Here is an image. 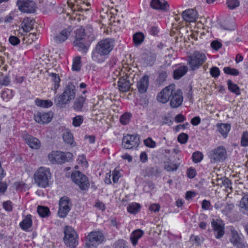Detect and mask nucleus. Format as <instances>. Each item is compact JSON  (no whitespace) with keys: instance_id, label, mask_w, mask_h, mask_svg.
<instances>
[{"instance_id":"f257e3e1","label":"nucleus","mask_w":248,"mask_h":248,"mask_svg":"<svg viewBox=\"0 0 248 248\" xmlns=\"http://www.w3.org/2000/svg\"><path fill=\"white\" fill-rule=\"evenodd\" d=\"M76 96V87L71 82L68 83L63 93L55 98L54 103L58 107L63 108Z\"/></svg>"},{"instance_id":"f03ea898","label":"nucleus","mask_w":248,"mask_h":248,"mask_svg":"<svg viewBox=\"0 0 248 248\" xmlns=\"http://www.w3.org/2000/svg\"><path fill=\"white\" fill-rule=\"evenodd\" d=\"M85 37L84 29L80 28L76 30L75 40L73 44L75 46L78 47V50L83 54L87 53L89 46V44L87 42Z\"/></svg>"},{"instance_id":"7ed1b4c3","label":"nucleus","mask_w":248,"mask_h":248,"mask_svg":"<svg viewBox=\"0 0 248 248\" xmlns=\"http://www.w3.org/2000/svg\"><path fill=\"white\" fill-rule=\"evenodd\" d=\"M50 174L48 168L40 167L34 175L35 183L39 186L46 187L48 185V178L50 177Z\"/></svg>"},{"instance_id":"20e7f679","label":"nucleus","mask_w":248,"mask_h":248,"mask_svg":"<svg viewBox=\"0 0 248 248\" xmlns=\"http://www.w3.org/2000/svg\"><path fill=\"white\" fill-rule=\"evenodd\" d=\"M73 156V154L70 152L53 151L48 155V157L49 161L53 164H62L70 161Z\"/></svg>"},{"instance_id":"39448f33","label":"nucleus","mask_w":248,"mask_h":248,"mask_svg":"<svg viewBox=\"0 0 248 248\" xmlns=\"http://www.w3.org/2000/svg\"><path fill=\"white\" fill-rule=\"evenodd\" d=\"M63 241L65 244L69 247L74 248L78 244V234L70 226H66L64 231Z\"/></svg>"},{"instance_id":"423d86ee","label":"nucleus","mask_w":248,"mask_h":248,"mask_svg":"<svg viewBox=\"0 0 248 248\" xmlns=\"http://www.w3.org/2000/svg\"><path fill=\"white\" fill-rule=\"evenodd\" d=\"M205 59L206 56L204 54L196 51L188 57V64L192 70H195L203 64Z\"/></svg>"},{"instance_id":"0eeeda50","label":"nucleus","mask_w":248,"mask_h":248,"mask_svg":"<svg viewBox=\"0 0 248 248\" xmlns=\"http://www.w3.org/2000/svg\"><path fill=\"white\" fill-rule=\"evenodd\" d=\"M113 40L109 38L99 41L96 46V53L100 56L108 55L113 48Z\"/></svg>"},{"instance_id":"6e6552de","label":"nucleus","mask_w":248,"mask_h":248,"mask_svg":"<svg viewBox=\"0 0 248 248\" xmlns=\"http://www.w3.org/2000/svg\"><path fill=\"white\" fill-rule=\"evenodd\" d=\"M71 178L82 190H86L89 187L90 184L87 177L79 171L73 172L71 174Z\"/></svg>"},{"instance_id":"1a4fd4ad","label":"nucleus","mask_w":248,"mask_h":248,"mask_svg":"<svg viewBox=\"0 0 248 248\" xmlns=\"http://www.w3.org/2000/svg\"><path fill=\"white\" fill-rule=\"evenodd\" d=\"M209 157L212 163L223 162L227 157V152L223 146H219L209 153Z\"/></svg>"},{"instance_id":"9d476101","label":"nucleus","mask_w":248,"mask_h":248,"mask_svg":"<svg viewBox=\"0 0 248 248\" xmlns=\"http://www.w3.org/2000/svg\"><path fill=\"white\" fill-rule=\"evenodd\" d=\"M140 143V136L138 134L127 135L123 137L122 145L127 149L137 147Z\"/></svg>"},{"instance_id":"9b49d317","label":"nucleus","mask_w":248,"mask_h":248,"mask_svg":"<svg viewBox=\"0 0 248 248\" xmlns=\"http://www.w3.org/2000/svg\"><path fill=\"white\" fill-rule=\"evenodd\" d=\"M71 200L69 197L67 196L62 197L59 201V208L58 212V216L62 218L66 217L71 209Z\"/></svg>"},{"instance_id":"f8f14e48","label":"nucleus","mask_w":248,"mask_h":248,"mask_svg":"<svg viewBox=\"0 0 248 248\" xmlns=\"http://www.w3.org/2000/svg\"><path fill=\"white\" fill-rule=\"evenodd\" d=\"M87 238L89 241L86 243V245L89 248L91 247H96L102 243L105 239L104 235L100 232H91L88 234Z\"/></svg>"},{"instance_id":"ddd939ff","label":"nucleus","mask_w":248,"mask_h":248,"mask_svg":"<svg viewBox=\"0 0 248 248\" xmlns=\"http://www.w3.org/2000/svg\"><path fill=\"white\" fill-rule=\"evenodd\" d=\"M16 4L22 12L33 13L36 10L35 3L32 0H18Z\"/></svg>"},{"instance_id":"4468645a","label":"nucleus","mask_w":248,"mask_h":248,"mask_svg":"<svg viewBox=\"0 0 248 248\" xmlns=\"http://www.w3.org/2000/svg\"><path fill=\"white\" fill-rule=\"evenodd\" d=\"M174 85H170L163 89L157 95V100L162 103L167 102L173 93Z\"/></svg>"},{"instance_id":"2eb2a0df","label":"nucleus","mask_w":248,"mask_h":248,"mask_svg":"<svg viewBox=\"0 0 248 248\" xmlns=\"http://www.w3.org/2000/svg\"><path fill=\"white\" fill-rule=\"evenodd\" d=\"M53 117V113L51 111L44 112L37 111L34 114L35 121L39 124H45L49 123Z\"/></svg>"},{"instance_id":"dca6fc26","label":"nucleus","mask_w":248,"mask_h":248,"mask_svg":"<svg viewBox=\"0 0 248 248\" xmlns=\"http://www.w3.org/2000/svg\"><path fill=\"white\" fill-rule=\"evenodd\" d=\"M170 105L172 108H176L179 107L183 102L182 92L180 90H174L170 98Z\"/></svg>"},{"instance_id":"f3484780","label":"nucleus","mask_w":248,"mask_h":248,"mask_svg":"<svg viewBox=\"0 0 248 248\" xmlns=\"http://www.w3.org/2000/svg\"><path fill=\"white\" fill-rule=\"evenodd\" d=\"M182 16L184 20L186 22H194L198 18V14L193 9H188L184 11Z\"/></svg>"},{"instance_id":"a211bd4d","label":"nucleus","mask_w":248,"mask_h":248,"mask_svg":"<svg viewBox=\"0 0 248 248\" xmlns=\"http://www.w3.org/2000/svg\"><path fill=\"white\" fill-rule=\"evenodd\" d=\"M131 84L127 76L119 78L118 81V89L121 92H126L129 90Z\"/></svg>"},{"instance_id":"6ab92c4d","label":"nucleus","mask_w":248,"mask_h":248,"mask_svg":"<svg viewBox=\"0 0 248 248\" xmlns=\"http://www.w3.org/2000/svg\"><path fill=\"white\" fill-rule=\"evenodd\" d=\"M211 224L214 229V233L217 238L222 237L224 234V227L223 224L218 223L213 219Z\"/></svg>"},{"instance_id":"aec40b11","label":"nucleus","mask_w":248,"mask_h":248,"mask_svg":"<svg viewBox=\"0 0 248 248\" xmlns=\"http://www.w3.org/2000/svg\"><path fill=\"white\" fill-rule=\"evenodd\" d=\"M150 6L154 9L163 11H167L169 7L168 3L164 0L162 1L160 0H152L150 2Z\"/></svg>"},{"instance_id":"412c9836","label":"nucleus","mask_w":248,"mask_h":248,"mask_svg":"<svg viewBox=\"0 0 248 248\" xmlns=\"http://www.w3.org/2000/svg\"><path fill=\"white\" fill-rule=\"evenodd\" d=\"M137 88L140 93H145L149 86V77L144 75L137 82Z\"/></svg>"},{"instance_id":"4be33fe9","label":"nucleus","mask_w":248,"mask_h":248,"mask_svg":"<svg viewBox=\"0 0 248 248\" xmlns=\"http://www.w3.org/2000/svg\"><path fill=\"white\" fill-rule=\"evenodd\" d=\"M26 142L32 149H37L40 147V142L39 140L30 135H26L24 137Z\"/></svg>"},{"instance_id":"5701e85b","label":"nucleus","mask_w":248,"mask_h":248,"mask_svg":"<svg viewBox=\"0 0 248 248\" xmlns=\"http://www.w3.org/2000/svg\"><path fill=\"white\" fill-rule=\"evenodd\" d=\"M71 31V28L62 30L59 34L55 37L54 40L55 42L58 44L63 42L70 35Z\"/></svg>"},{"instance_id":"b1692460","label":"nucleus","mask_w":248,"mask_h":248,"mask_svg":"<svg viewBox=\"0 0 248 248\" xmlns=\"http://www.w3.org/2000/svg\"><path fill=\"white\" fill-rule=\"evenodd\" d=\"M230 241L234 246L237 247L238 248H244L245 245L241 242V238L239 236L237 232L235 231L231 230V238Z\"/></svg>"},{"instance_id":"393cba45","label":"nucleus","mask_w":248,"mask_h":248,"mask_svg":"<svg viewBox=\"0 0 248 248\" xmlns=\"http://www.w3.org/2000/svg\"><path fill=\"white\" fill-rule=\"evenodd\" d=\"M187 66L183 65L179 67L173 71V77L175 79L178 80L183 77L187 72Z\"/></svg>"},{"instance_id":"a878e982","label":"nucleus","mask_w":248,"mask_h":248,"mask_svg":"<svg viewBox=\"0 0 248 248\" xmlns=\"http://www.w3.org/2000/svg\"><path fill=\"white\" fill-rule=\"evenodd\" d=\"M34 19H31L29 18L24 19L22 23V28L25 32H29L33 28Z\"/></svg>"},{"instance_id":"bb28decb","label":"nucleus","mask_w":248,"mask_h":248,"mask_svg":"<svg viewBox=\"0 0 248 248\" xmlns=\"http://www.w3.org/2000/svg\"><path fill=\"white\" fill-rule=\"evenodd\" d=\"M144 232L140 229L134 231L130 236V240L132 244L136 246L138 240L143 235Z\"/></svg>"},{"instance_id":"cd10ccee","label":"nucleus","mask_w":248,"mask_h":248,"mask_svg":"<svg viewBox=\"0 0 248 248\" xmlns=\"http://www.w3.org/2000/svg\"><path fill=\"white\" fill-rule=\"evenodd\" d=\"M85 100L86 98L83 96H80L76 98L73 106L74 109L77 111H81Z\"/></svg>"},{"instance_id":"c85d7f7f","label":"nucleus","mask_w":248,"mask_h":248,"mask_svg":"<svg viewBox=\"0 0 248 248\" xmlns=\"http://www.w3.org/2000/svg\"><path fill=\"white\" fill-rule=\"evenodd\" d=\"M144 35L141 32H138L134 33L133 36V40L134 45L136 46H140L144 41Z\"/></svg>"},{"instance_id":"c756f323","label":"nucleus","mask_w":248,"mask_h":248,"mask_svg":"<svg viewBox=\"0 0 248 248\" xmlns=\"http://www.w3.org/2000/svg\"><path fill=\"white\" fill-rule=\"evenodd\" d=\"M32 220L31 216L28 215L20 223V227L24 230H26L31 226Z\"/></svg>"},{"instance_id":"7c9ffc66","label":"nucleus","mask_w":248,"mask_h":248,"mask_svg":"<svg viewBox=\"0 0 248 248\" xmlns=\"http://www.w3.org/2000/svg\"><path fill=\"white\" fill-rule=\"evenodd\" d=\"M227 85L228 90L232 93H234L236 95H239L240 94V88L236 84L233 83L231 80H228Z\"/></svg>"},{"instance_id":"2f4dec72","label":"nucleus","mask_w":248,"mask_h":248,"mask_svg":"<svg viewBox=\"0 0 248 248\" xmlns=\"http://www.w3.org/2000/svg\"><path fill=\"white\" fill-rule=\"evenodd\" d=\"M37 212L42 217H48L50 215L49 209L46 206L39 205L37 207Z\"/></svg>"},{"instance_id":"473e14b6","label":"nucleus","mask_w":248,"mask_h":248,"mask_svg":"<svg viewBox=\"0 0 248 248\" xmlns=\"http://www.w3.org/2000/svg\"><path fill=\"white\" fill-rule=\"evenodd\" d=\"M35 104L39 107L43 108H48L50 107L53 103L51 100H41L38 98L36 99L35 101Z\"/></svg>"},{"instance_id":"72a5a7b5","label":"nucleus","mask_w":248,"mask_h":248,"mask_svg":"<svg viewBox=\"0 0 248 248\" xmlns=\"http://www.w3.org/2000/svg\"><path fill=\"white\" fill-rule=\"evenodd\" d=\"M230 124H221L219 125L218 130L224 137H226L227 133L230 130Z\"/></svg>"},{"instance_id":"f704fd0d","label":"nucleus","mask_w":248,"mask_h":248,"mask_svg":"<svg viewBox=\"0 0 248 248\" xmlns=\"http://www.w3.org/2000/svg\"><path fill=\"white\" fill-rule=\"evenodd\" d=\"M169 72L168 71L161 70L158 72V76L156 81L160 85L163 84L166 80Z\"/></svg>"},{"instance_id":"c9c22d12","label":"nucleus","mask_w":248,"mask_h":248,"mask_svg":"<svg viewBox=\"0 0 248 248\" xmlns=\"http://www.w3.org/2000/svg\"><path fill=\"white\" fill-rule=\"evenodd\" d=\"M63 140L67 144L72 145L74 143V138L73 135L70 132L66 131L63 134Z\"/></svg>"},{"instance_id":"e433bc0d","label":"nucleus","mask_w":248,"mask_h":248,"mask_svg":"<svg viewBox=\"0 0 248 248\" xmlns=\"http://www.w3.org/2000/svg\"><path fill=\"white\" fill-rule=\"evenodd\" d=\"M140 208V205L137 203H133L129 205L127 207V211L131 214H136Z\"/></svg>"},{"instance_id":"4c0bfd02","label":"nucleus","mask_w":248,"mask_h":248,"mask_svg":"<svg viewBox=\"0 0 248 248\" xmlns=\"http://www.w3.org/2000/svg\"><path fill=\"white\" fill-rule=\"evenodd\" d=\"M49 76L51 77V80L54 83V90L56 91L59 87V83L61 80L60 77L58 74L53 73H50Z\"/></svg>"},{"instance_id":"58836bf2","label":"nucleus","mask_w":248,"mask_h":248,"mask_svg":"<svg viewBox=\"0 0 248 248\" xmlns=\"http://www.w3.org/2000/svg\"><path fill=\"white\" fill-rule=\"evenodd\" d=\"M203 155L202 153L199 151H196L193 153L192 160L194 163L200 162L203 159Z\"/></svg>"},{"instance_id":"ea45409f","label":"nucleus","mask_w":248,"mask_h":248,"mask_svg":"<svg viewBox=\"0 0 248 248\" xmlns=\"http://www.w3.org/2000/svg\"><path fill=\"white\" fill-rule=\"evenodd\" d=\"M224 73L226 74L232 75V76H237L239 75V71L235 68H232L230 67H225L223 68Z\"/></svg>"},{"instance_id":"a19ab883","label":"nucleus","mask_w":248,"mask_h":248,"mask_svg":"<svg viewBox=\"0 0 248 248\" xmlns=\"http://www.w3.org/2000/svg\"><path fill=\"white\" fill-rule=\"evenodd\" d=\"M10 80L8 74L4 75L0 78V89L2 86H7L10 83Z\"/></svg>"},{"instance_id":"79ce46f5","label":"nucleus","mask_w":248,"mask_h":248,"mask_svg":"<svg viewBox=\"0 0 248 248\" xmlns=\"http://www.w3.org/2000/svg\"><path fill=\"white\" fill-rule=\"evenodd\" d=\"M80 57H76L73 60L72 69L74 71H79L80 69Z\"/></svg>"},{"instance_id":"37998d69","label":"nucleus","mask_w":248,"mask_h":248,"mask_svg":"<svg viewBox=\"0 0 248 248\" xmlns=\"http://www.w3.org/2000/svg\"><path fill=\"white\" fill-rule=\"evenodd\" d=\"M83 117L81 115H78L73 118V125L75 127L79 126L83 123Z\"/></svg>"},{"instance_id":"c03bdc74","label":"nucleus","mask_w":248,"mask_h":248,"mask_svg":"<svg viewBox=\"0 0 248 248\" xmlns=\"http://www.w3.org/2000/svg\"><path fill=\"white\" fill-rule=\"evenodd\" d=\"M239 206L241 208L248 209V194L243 197L240 202Z\"/></svg>"},{"instance_id":"a18cd8bd","label":"nucleus","mask_w":248,"mask_h":248,"mask_svg":"<svg viewBox=\"0 0 248 248\" xmlns=\"http://www.w3.org/2000/svg\"><path fill=\"white\" fill-rule=\"evenodd\" d=\"M1 97L3 100H9L13 97L12 91L9 89L4 90L1 93Z\"/></svg>"},{"instance_id":"49530a36","label":"nucleus","mask_w":248,"mask_h":248,"mask_svg":"<svg viewBox=\"0 0 248 248\" xmlns=\"http://www.w3.org/2000/svg\"><path fill=\"white\" fill-rule=\"evenodd\" d=\"M130 118V113H125L121 116L120 121L122 124L124 125H126L129 123Z\"/></svg>"},{"instance_id":"de8ad7c7","label":"nucleus","mask_w":248,"mask_h":248,"mask_svg":"<svg viewBox=\"0 0 248 248\" xmlns=\"http://www.w3.org/2000/svg\"><path fill=\"white\" fill-rule=\"evenodd\" d=\"M188 139V135L187 134L182 133L180 134L177 137L178 141L181 144H185L186 143Z\"/></svg>"},{"instance_id":"09e8293b","label":"nucleus","mask_w":248,"mask_h":248,"mask_svg":"<svg viewBox=\"0 0 248 248\" xmlns=\"http://www.w3.org/2000/svg\"><path fill=\"white\" fill-rule=\"evenodd\" d=\"M228 7L231 9H233L239 5V1L238 0H227Z\"/></svg>"},{"instance_id":"8fccbe9b","label":"nucleus","mask_w":248,"mask_h":248,"mask_svg":"<svg viewBox=\"0 0 248 248\" xmlns=\"http://www.w3.org/2000/svg\"><path fill=\"white\" fill-rule=\"evenodd\" d=\"M156 59V55L155 54H150L148 55L146 59V62L148 65H152Z\"/></svg>"},{"instance_id":"3c124183","label":"nucleus","mask_w":248,"mask_h":248,"mask_svg":"<svg viewBox=\"0 0 248 248\" xmlns=\"http://www.w3.org/2000/svg\"><path fill=\"white\" fill-rule=\"evenodd\" d=\"M241 145L244 147L248 146V131L243 133L241 137Z\"/></svg>"},{"instance_id":"603ef678","label":"nucleus","mask_w":248,"mask_h":248,"mask_svg":"<svg viewBox=\"0 0 248 248\" xmlns=\"http://www.w3.org/2000/svg\"><path fill=\"white\" fill-rule=\"evenodd\" d=\"M113 247L114 248H128L125 241L122 239H120L116 242L114 244Z\"/></svg>"},{"instance_id":"864d4df0","label":"nucleus","mask_w":248,"mask_h":248,"mask_svg":"<svg viewBox=\"0 0 248 248\" xmlns=\"http://www.w3.org/2000/svg\"><path fill=\"white\" fill-rule=\"evenodd\" d=\"M210 73L213 78H217L220 75V70L217 67H212L210 70Z\"/></svg>"},{"instance_id":"5fc2aeb1","label":"nucleus","mask_w":248,"mask_h":248,"mask_svg":"<svg viewBox=\"0 0 248 248\" xmlns=\"http://www.w3.org/2000/svg\"><path fill=\"white\" fill-rule=\"evenodd\" d=\"M144 143L145 146L149 148H154L156 146L155 142L151 138L145 140Z\"/></svg>"},{"instance_id":"6e6d98bb","label":"nucleus","mask_w":248,"mask_h":248,"mask_svg":"<svg viewBox=\"0 0 248 248\" xmlns=\"http://www.w3.org/2000/svg\"><path fill=\"white\" fill-rule=\"evenodd\" d=\"M9 43L13 46H17L20 42V39L16 36H10L9 38Z\"/></svg>"},{"instance_id":"4d7b16f0","label":"nucleus","mask_w":248,"mask_h":248,"mask_svg":"<svg viewBox=\"0 0 248 248\" xmlns=\"http://www.w3.org/2000/svg\"><path fill=\"white\" fill-rule=\"evenodd\" d=\"M211 46L214 50H217L221 47L222 44L217 40H214L211 42Z\"/></svg>"},{"instance_id":"13d9d810","label":"nucleus","mask_w":248,"mask_h":248,"mask_svg":"<svg viewBox=\"0 0 248 248\" xmlns=\"http://www.w3.org/2000/svg\"><path fill=\"white\" fill-rule=\"evenodd\" d=\"M121 177L120 172L114 170L112 172V180L114 183L118 182L119 178Z\"/></svg>"},{"instance_id":"bf43d9fd","label":"nucleus","mask_w":248,"mask_h":248,"mask_svg":"<svg viewBox=\"0 0 248 248\" xmlns=\"http://www.w3.org/2000/svg\"><path fill=\"white\" fill-rule=\"evenodd\" d=\"M196 174V171L195 169L190 167L187 170V175L189 178H193Z\"/></svg>"},{"instance_id":"052dcab7","label":"nucleus","mask_w":248,"mask_h":248,"mask_svg":"<svg viewBox=\"0 0 248 248\" xmlns=\"http://www.w3.org/2000/svg\"><path fill=\"white\" fill-rule=\"evenodd\" d=\"M178 167V165L176 164L170 163V164L166 165L165 168L167 171H174L177 170Z\"/></svg>"},{"instance_id":"680f3d73","label":"nucleus","mask_w":248,"mask_h":248,"mask_svg":"<svg viewBox=\"0 0 248 248\" xmlns=\"http://www.w3.org/2000/svg\"><path fill=\"white\" fill-rule=\"evenodd\" d=\"M3 207L5 210L7 211H11L12 210V206L11 202L9 201L4 202H3Z\"/></svg>"},{"instance_id":"e2e57ef3","label":"nucleus","mask_w":248,"mask_h":248,"mask_svg":"<svg viewBox=\"0 0 248 248\" xmlns=\"http://www.w3.org/2000/svg\"><path fill=\"white\" fill-rule=\"evenodd\" d=\"M222 184L224 186H225L226 188H231V185L232 182L231 181L227 178H224L222 180Z\"/></svg>"},{"instance_id":"0e129e2a","label":"nucleus","mask_w":248,"mask_h":248,"mask_svg":"<svg viewBox=\"0 0 248 248\" xmlns=\"http://www.w3.org/2000/svg\"><path fill=\"white\" fill-rule=\"evenodd\" d=\"M185 120V117L181 114H179L175 117V121L177 123H181Z\"/></svg>"},{"instance_id":"69168bd1","label":"nucleus","mask_w":248,"mask_h":248,"mask_svg":"<svg viewBox=\"0 0 248 248\" xmlns=\"http://www.w3.org/2000/svg\"><path fill=\"white\" fill-rule=\"evenodd\" d=\"M196 195V194L195 192L191 191H188L186 193V199L187 200H189L193 197H195Z\"/></svg>"},{"instance_id":"338daca9","label":"nucleus","mask_w":248,"mask_h":248,"mask_svg":"<svg viewBox=\"0 0 248 248\" xmlns=\"http://www.w3.org/2000/svg\"><path fill=\"white\" fill-rule=\"evenodd\" d=\"M201 122V119L199 117H195L193 118H192L191 120V123L193 125H198Z\"/></svg>"},{"instance_id":"774afa93","label":"nucleus","mask_w":248,"mask_h":248,"mask_svg":"<svg viewBox=\"0 0 248 248\" xmlns=\"http://www.w3.org/2000/svg\"><path fill=\"white\" fill-rule=\"evenodd\" d=\"M210 206V202L209 201L204 200L202 202V208L203 209L207 210L209 209Z\"/></svg>"}]
</instances>
